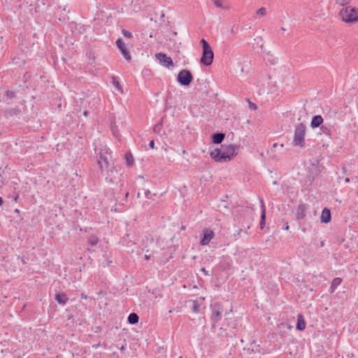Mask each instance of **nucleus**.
<instances>
[{
	"instance_id": "1",
	"label": "nucleus",
	"mask_w": 358,
	"mask_h": 358,
	"mask_svg": "<svg viewBox=\"0 0 358 358\" xmlns=\"http://www.w3.org/2000/svg\"><path fill=\"white\" fill-rule=\"evenodd\" d=\"M343 8L339 11V17L347 24H355L358 22V8L347 3H341Z\"/></svg>"
},
{
	"instance_id": "2",
	"label": "nucleus",
	"mask_w": 358,
	"mask_h": 358,
	"mask_svg": "<svg viewBox=\"0 0 358 358\" xmlns=\"http://www.w3.org/2000/svg\"><path fill=\"white\" fill-rule=\"evenodd\" d=\"M201 43L202 45V55L200 59V62L203 66H209L213 62V51L209 43L204 38L201 40Z\"/></svg>"
},
{
	"instance_id": "3",
	"label": "nucleus",
	"mask_w": 358,
	"mask_h": 358,
	"mask_svg": "<svg viewBox=\"0 0 358 358\" xmlns=\"http://www.w3.org/2000/svg\"><path fill=\"white\" fill-rule=\"evenodd\" d=\"M306 126L304 123H299L295 125L293 145L301 148H305V136Z\"/></svg>"
},
{
	"instance_id": "4",
	"label": "nucleus",
	"mask_w": 358,
	"mask_h": 358,
	"mask_svg": "<svg viewBox=\"0 0 358 358\" xmlns=\"http://www.w3.org/2000/svg\"><path fill=\"white\" fill-rule=\"evenodd\" d=\"M176 80L182 86H189L193 80V76L189 70L182 69L178 73Z\"/></svg>"
},
{
	"instance_id": "5",
	"label": "nucleus",
	"mask_w": 358,
	"mask_h": 358,
	"mask_svg": "<svg viewBox=\"0 0 358 358\" xmlns=\"http://www.w3.org/2000/svg\"><path fill=\"white\" fill-rule=\"evenodd\" d=\"M210 308L212 310L211 320L214 324H215L222 319L224 308L222 305L218 302L212 303L210 305Z\"/></svg>"
},
{
	"instance_id": "6",
	"label": "nucleus",
	"mask_w": 358,
	"mask_h": 358,
	"mask_svg": "<svg viewBox=\"0 0 358 358\" xmlns=\"http://www.w3.org/2000/svg\"><path fill=\"white\" fill-rule=\"evenodd\" d=\"M210 157L217 162H227L230 161V157L225 155L224 150L222 151L220 148H216L210 152Z\"/></svg>"
},
{
	"instance_id": "7",
	"label": "nucleus",
	"mask_w": 358,
	"mask_h": 358,
	"mask_svg": "<svg viewBox=\"0 0 358 358\" xmlns=\"http://www.w3.org/2000/svg\"><path fill=\"white\" fill-rule=\"evenodd\" d=\"M116 45L122 55L124 56L127 61H130L131 59V56L129 53V51L126 48L125 43L121 38H119L116 41Z\"/></svg>"
},
{
	"instance_id": "8",
	"label": "nucleus",
	"mask_w": 358,
	"mask_h": 358,
	"mask_svg": "<svg viewBox=\"0 0 358 358\" xmlns=\"http://www.w3.org/2000/svg\"><path fill=\"white\" fill-rule=\"evenodd\" d=\"M155 57L159 61L160 64L165 67H169L173 65L172 59L170 57H168L165 53H157Z\"/></svg>"
},
{
	"instance_id": "9",
	"label": "nucleus",
	"mask_w": 358,
	"mask_h": 358,
	"mask_svg": "<svg viewBox=\"0 0 358 358\" xmlns=\"http://www.w3.org/2000/svg\"><path fill=\"white\" fill-rule=\"evenodd\" d=\"M222 147L224 149V155L230 157V161L237 155L236 150L239 148V146L236 145H229L226 147L222 145Z\"/></svg>"
},
{
	"instance_id": "10",
	"label": "nucleus",
	"mask_w": 358,
	"mask_h": 358,
	"mask_svg": "<svg viewBox=\"0 0 358 358\" xmlns=\"http://www.w3.org/2000/svg\"><path fill=\"white\" fill-rule=\"evenodd\" d=\"M21 110L18 108H10L4 110L3 115L6 118L20 117Z\"/></svg>"
},
{
	"instance_id": "11",
	"label": "nucleus",
	"mask_w": 358,
	"mask_h": 358,
	"mask_svg": "<svg viewBox=\"0 0 358 358\" xmlns=\"http://www.w3.org/2000/svg\"><path fill=\"white\" fill-rule=\"evenodd\" d=\"M214 233L212 230L204 229L203 231V236L201 238L200 244L201 245H206L209 243L210 240L213 238Z\"/></svg>"
},
{
	"instance_id": "12",
	"label": "nucleus",
	"mask_w": 358,
	"mask_h": 358,
	"mask_svg": "<svg viewBox=\"0 0 358 358\" xmlns=\"http://www.w3.org/2000/svg\"><path fill=\"white\" fill-rule=\"evenodd\" d=\"M323 122V117L320 115H316L312 117L310 125L313 129H315L322 126Z\"/></svg>"
},
{
	"instance_id": "13",
	"label": "nucleus",
	"mask_w": 358,
	"mask_h": 358,
	"mask_svg": "<svg viewBox=\"0 0 358 358\" xmlns=\"http://www.w3.org/2000/svg\"><path fill=\"white\" fill-rule=\"evenodd\" d=\"M331 220V210L324 208L322 211V215L320 217L321 222L322 223H329Z\"/></svg>"
},
{
	"instance_id": "14",
	"label": "nucleus",
	"mask_w": 358,
	"mask_h": 358,
	"mask_svg": "<svg viewBox=\"0 0 358 358\" xmlns=\"http://www.w3.org/2000/svg\"><path fill=\"white\" fill-rule=\"evenodd\" d=\"M261 218H260V223L259 226L262 229L264 228L265 226V220H266V207L264 206V203L263 201L261 199Z\"/></svg>"
},
{
	"instance_id": "15",
	"label": "nucleus",
	"mask_w": 358,
	"mask_h": 358,
	"mask_svg": "<svg viewBox=\"0 0 358 358\" xmlns=\"http://www.w3.org/2000/svg\"><path fill=\"white\" fill-rule=\"evenodd\" d=\"M225 134L224 133H215L211 136L212 142L214 144H220L224 139Z\"/></svg>"
},
{
	"instance_id": "16",
	"label": "nucleus",
	"mask_w": 358,
	"mask_h": 358,
	"mask_svg": "<svg viewBox=\"0 0 358 358\" xmlns=\"http://www.w3.org/2000/svg\"><path fill=\"white\" fill-rule=\"evenodd\" d=\"M296 328L299 331H303L306 328V322L302 314H299L297 316Z\"/></svg>"
},
{
	"instance_id": "17",
	"label": "nucleus",
	"mask_w": 358,
	"mask_h": 358,
	"mask_svg": "<svg viewBox=\"0 0 358 358\" xmlns=\"http://www.w3.org/2000/svg\"><path fill=\"white\" fill-rule=\"evenodd\" d=\"M68 299L66 294L64 293L57 292L55 294V300L61 305H65Z\"/></svg>"
},
{
	"instance_id": "18",
	"label": "nucleus",
	"mask_w": 358,
	"mask_h": 358,
	"mask_svg": "<svg viewBox=\"0 0 358 358\" xmlns=\"http://www.w3.org/2000/svg\"><path fill=\"white\" fill-rule=\"evenodd\" d=\"M306 206L304 204L299 205L296 210V219L302 220L305 217Z\"/></svg>"
},
{
	"instance_id": "19",
	"label": "nucleus",
	"mask_w": 358,
	"mask_h": 358,
	"mask_svg": "<svg viewBox=\"0 0 358 358\" xmlns=\"http://www.w3.org/2000/svg\"><path fill=\"white\" fill-rule=\"evenodd\" d=\"M5 101L10 103V101L14 99L16 97V94L14 91L7 90L5 92Z\"/></svg>"
},
{
	"instance_id": "20",
	"label": "nucleus",
	"mask_w": 358,
	"mask_h": 358,
	"mask_svg": "<svg viewBox=\"0 0 358 358\" xmlns=\"http://www.w3.org/2000/svg\"><path fill=\"white\" fill-rule=\"evenodd\" d=\"M139 320L138 315L135 313H131L127 317V321L130 324H136L138 323Z\"/></svg>"
},
{
	"instance_id": "21",
	"label": "nucleus",
	"mask_w": 358,
	"mask_h": 358,
	"mask_svg": "<svg viewBox=\"0 0 358 358\" xmlns=\"http://www.w3.org/2000/svg\"><path fill=\"white\" fill-rule=\"evenodd\" d=\"M126 164L128 167H131L134 163V159L131 152H127L124 155Z\"/></svg>"
},
{
	"instance_id": "22",
	"label": "nucleus",
	"mask_w": 358,
	"mask_h": 358,
	"mask_svg": "<svg viewBox=\"0 0 358 358\" xmlns=\"http://www.w3.org/2000/svg\"><path fill=\"white\" fill-rule=\"evenodd\" d=\"M213 5L220 9H228L229 8V5L227 1H213Z\"/></svg>"
},
{
	"instance_id": "23",
	"label": "nucleus",
	"mask_w": 358,
	"mask_h": 358,
	"mask_svg": "<svg viewBox=\"0 0 358 358\" xmlns=\"http://www.w3.org/2000/svg\"><path fill=\"white\" fill-rule=\"evenodd\" d=\"M98 164H99L100 169L101 170L103 169L104 166H108V162L106 157L101 155L99 159H98Z\"/></svg>"
},
{
	"instance_id": "24",
	"label": "nucleus",
	"mask_w": 358,
	"mask_h": 358,
	"mask_svg": "<svg viewBox=\"0 0 358 358\" xmlns=\"http://www.w3.org/2000/svg\"><path fill=\"white\" fill-rule=\"evenodd\" d=\"M342 279L340 278H335L331 285V292H334L338 285H341Z\"/></svg>"
},
{
	"instance_id": "25",
	"label": "nucleus",
	"mask_w": 358,
	"mask_h": 358,
	"mask_svg": "<svg viewBox=\"0 0 358 358\" xmlns=\"http://www.w3.org/2000/svg\"><path fill=\"white\" fill-rule=\"evenodd\" d=\"M320 127L321 134L327 136H331V130L327 125H322Z\"/></svg>"
},
{
	"instance_id": "26",
	"label": "nucleus",
	"mask_w": 358,
	"mask_h": 358,
	"mask_svg": "<svg viewBox=\"0 0 358 358\" xmlns=\"http://www.w3.org/2000/svg\"><path fill=\"white\" fill-rule=\"evenodd\" d=\"M88 243L92 246H95L98 243V238L95 236H91L88 238Z\"/></svg>"
},
{
	"instance_id": "27",
	"label": "nucleus",
	"mask_w": 358,
	"mask_h": 358,
	"mask_svg": "<svg viewBox=\"0 0 358 358\" xmlns=\"http://www.w3.org/2000/svg\"><path fill=\"white\" fill-rule=\"evenodd\" d=\"M112 79L113 85L117 88V90L122 92V88L120 82L116 79L115 77H113Z\"/></svg>"
},
{
	"instance_id": "28",
	"label": "nucleus",
	"mask_w": 358,
	"mask_h": 358,
	"mask_svg": "<svg viewBox=\"0 0 358 358\" xmlns=\"http://www.w3.org/2000/svg\"><path fill=\"white\" fill-rule=\"evenodd\" d=\"M192 310L194 313H196L199 312V306L196 301H192Z\"/></svg>"
},
{
	"instance_id": "29",
	"label": "nucleus",
	"mask_w": 358,
	"mask_h": 358,
	"mask_svg": "<svg viewBox=\"0 0 358 358\" xmlns=\"http://www.w3.org/2000/svg\"><path fill=\"white\" fill-rule=\"evenodd\" d=\"M122 34L124 35V36L127 37V38H131L133 37V34L131 32H130L128 30H126V29H122Z\"/></svg>"
},
{
	"instance_id": "30",
	"label": "nucleus",
	"mask_w": 358,
	"mask_h": 358,
	"mask_svg": "<svg viewBox=\"0 0 358 358\" xmlns=\"http://www.w3.org/2000/svg\"><path fill=\"white\" fill-rule=\"evenodd\" d=\"M257 14L261 16H264L266 14V10L264 7H262L257 10Z\"/></svg>"
},
{
	"instance_id": "31",
	"label": "nucleus",
	"mask_w": 358,
	"mask_h": 358,
	"mask_svg": "<svg viewBox=\"0 0 358 358\" xmlns=\"http://www.w3.org/2000/svg\"><path fill=\"white\" fill-rule=\"evenodd\" d=\"M31 73L29 72H26L23 76V81L24 83H26L27 80H29L31 78Z\"/></svg>"
},
{
	"instance_id": "32",
	"label": "nucleus",
	"mask_w": 358,
	"mask_h": 358,
	"mask_svg": "<svg viewBox=\"0 0 358 358\" xmlns=\"http://www.w3.org/2000/svg\"><path fill=\"white\" fill-rule=\"evenodd\" d=\"M248 101H249V108L252 110H255L257 108L256 104L250 102L249 100H248Z\"/></svg>"
},
{
	"instance_id": "33",
	"label": "nucleus",
	"mask_w": 358,
	"mask_h": 358,
	"mask_svg": "<svg viewBox=\"0 0 358 358\" xmlns=\"http://www.w3.org/2000/svg\"><path fill=\"white\" fill-rule=\"evenodd\" d=\"M114 171L117 172V170L115 167H113L108 171V174L113 173Z\"/></svg>"
},
{
	"instance_id": "34",
	"label": "nucleus",
	"mask_w": 358,
	"mask_h": 358,
	"mask_svg": "<svg viewBox=\"0 0 358 358\" xmlns=\"http://www.w3.org/2000/svg\"><path fill=\"white\" fill-rule=\"evenodd\" d=\"M145 196L148 198V199H150L151 197L150 196H151V193L150 192L149 189H147L145 190Z\"/></svg>"
},
{
	"instance_id": "35",
	"label": "nucleus",
	"mask_w": 358,
	"mask_h": 358,
	"mask_svg": "<svg viewBox=\"0 0 358 358\" xmlns=\"http://www.w3.org/2000/svg\"><path fill=\"white\" fill-rule=\"evenodd\" d=\"M201 271L203 272L205 275H209L208 271L204 267L201 268Z\"/></svg>"
},
{
	"instance_id": "36",
	"label": "nucleus",
	"mask_w": 358,
	"mask_h": 358,
	"mask_svg": "<svg viewBox=\"0 0 358 358\" xmlns=\"http://www.w3.org/2000/svg\"><path fill=\"white\" fill-rule=\"evenodd\" d=\"M149 146L152 149H153L155 148V141L153 140L150 141Z\"/></svg>"
},
{
	"instance_id": "37",
	"label": "nucleus",
	"mask_w": 358,
	"mask_h": 358,
	"mask_svg": "<svg viewBox=\"0 0 358 358\" xmlns=\"http://www.w3.org/2000/svg\"><path fill=\"white\" fill-rule=\"evenodd\" d=\"M111 129H112V131L113 132V134L117 136L116 134H115V127L113 125L111 126Z\"/></svg>"
},
{
	"instance_id": "38",
	"label": "nucleus",
	"mask_w": 358,
	"mask_h": 358,
	"mask_svg": "<svg viewBox=\"0 0 358 358\" xmlns=\"http://www.w3.org/2000/svg\"><path fill=\"white\" fill-rule=\"evenodd\" d=\"M144 258H145L146 260H149V259H150V255H145Z\"/></svg>"
},
{
	"instance_id": "39",
	"label": "nucleus",
	"mask_w": 358,
	"mask_h": 358,
	"mask_svg": "<svg viewBox=\"0 0 358 358\" xmlns=\"http://www.w3.org/2000/svg\"><path fill=\"white\" fill-rule=\"evenodd\" d=\"M289 228V226L288 223H286L285 227V230H288Z\"/></svg>"
},
{
	"instance_id": "40",
	"label": "nucleus",
	"mask_w": 358,
	"mask_h": 358,
	"mask_svg": "<svg viewBox=\"0 0 358 358\" xmlns=\"http://www.w3.org/2000/svg\"><path fill=\"white\" fill-rule=\"evenodd\" d=\"M159 127V124H156L155 127H154V131H155L156 130H157V128Z\"/></svg>"
},
{
	"instance_id": "41",
	"label": "nucleus",
	"mask_w": 358,
	"mask_h": 358,
	"mask_svg": "<svg viewBox=\"0 0 358 358\" xmlns=\"http://www.w3.org/2000/svg\"><path fill=\"white\" fill-rule=\"evenodd\" d=\"M3 199L1 197H0V206L3 204Z\"/></svg>"
},
{
	"instance_id": "42",
	"label": "nucleus",
	"mask_w": 358,
	"mask_h": 358,
	"mask_svg": "<svg viewBox=\"0 0 358 358\" xmlns=\"http://www.w3.org/2000/svg\"><path fill=\"white\" fill-rule=\"evenodd\" d=\"M81 298L82 299H87V296L85 294H81Z\"/></svg>"
},
{
	"instance_id": "43",
	"label": "nucleus",
	"mask_w": 358,
	"mask_h": 358,
	"mask_svg": "<svg viewBox=\"0 0 358 358\" xmlns=\"http://www.w3.org/2000/svg\"><path fill=\"white\" fill-rule=\"evenodd\" d=\"M84 115L85 116H87L89 115V112L85 110L84 113H83Z\"/></svg>"
},
{
	"instance_id": "44",
	"label": "nucleus",
	"mask_w": 358,
	"mask_h": 358,
	"mask_svg": "<svg viewBox=\"0 0 358 358\" xmlns=\"http://www.w3.org/2000/svg\"><path fill=\"white\" fill-rule=\"evenodd\" d=\"M350 178H346L345 179V182H350Z\"/></svg>"
},
{
	"instance_id": "45",
	"label": "nucleus",
	"mask_w": 358,
	"mask_h": 358,
	"mask_svg": "<svg viewBox=\"0 0 358 358\" xmlns=\"http://www.w3.org/2000/svg\"><path fill=\"white\" fill-rule=\"evenodd\" d=\"M112 263L111 260H108L107 265L109 266Z\"/></svg>"
},
{
	"instance_id": "46",
	"label": "nucleus",
	"mask_w": 358,
	"mask_h": 358,
	"mask_svg": "<svg viewBox=\"0 0 358 358\" xmlns=\"http://www.w3.org/2000/svg\"><path fill=\"white\" fill-rule=\"evenodd\" d=\"M15 60H16V58H13V62L14 63L17 64V63H18V61H15Z\"/></svg>"
},
{
	"instance_id": "47",
	"label": "nucleus",
	"mask_w": 358,
	"mask_h": 358,
	"mask_svg": "<svg viewBox=\"0 0 358 358\" xmlns=\"http://www.w3.org/2000/svg\"><path fill=\"white\" fill-rule=\"evenodd\" d=\"M124 349H125V347H124V345H122V346L120 348V350L121 351L124 350Z\"/></svg>"
},
{
	"instance_id": "48",
	"label": "nucleus",
	"mask_w": 358,
	"mask_h": 358,
	"mask_svg": "<svg viewBox=\"0 0 358 358\" xmlns=\"http://www.w3.org/2000/svg\"><path fill=\"white\" fill-rule=\"evenodd\" d=\"M17 199H18V195H17L16 196H15V198H14L15 201H17Z\"/></svg>"
},
{
	"instance_id": "49",
	"label": "nucleus",
	"mask_w": 358,
	"mask_h": 358,
	"mask_svg": "<svg viewBox=\"0 0 358 358\" xmlns=\"http://www.w3.org/2000/svg\"><path fill=\"white\" fill-rule=\"evenodd\" d=\"M15 212L18 213H20V210L18 209H15Z\"/></svg>"
},
{
	"instance_id": "50",
	"label": "nucleus",
	"mask_w": 358,
	"mask_h": 358,
	"mask_svg": "<svg viewBox=\"0 0 358 358\" xmlns=\"http://www.w3.org/2000/svg\"><path fill=\"white\" fill-rule=\"evenodd\" d=\"M231 33H234V28H231Z\"/></svg>"
},
{
	"instance_id": "51",
	"label": "nucleus",
	"mask_w": 358,
	"mask_h": 358,
	"mask_svg": "<svg viewBox=\"0 0 358 358\" xmlns=\"http://www.w3.org/2000/svg\"><path fill=\"white\" fill-rule=\"evenodd\" d=\"M281 30L285 31V29L284 27H281Z\"/></svg>"
},
{
	"instance_id": "52",
	"label": "nucleus",
	"mask_w": 358,
	"mask_h": 358,
	"mask_svg": "<svg viewBox=\"0 0 358 358\" xmlns=\"http://www.w3.org/2000/svg\"><path fill=\"white\" fill-rule=\"evenodd\" d=\"M162 17H164V14L162 13V15H161Z\"/></svg>"
},
{
	"instance_id": "53",
	"label": "nucleus",
	"mask_w": 358,
	"mask_h": 358,
	"mask_svg": "<svg viewBox=\"0 0 358 358\" xmlns=\"http://www.w3.org/2000/svg\"><path fill=\"white\" fill-rule=\"evenodd\" d=\"M180 358H182V357H180Z\"/></svg>"
},
{
	"instance_id": "54",
	"label": "nucleus",
	"mask_w": 358,
	"mask_h": 358,
	"mask_svg": "<svg viewBox=\"0 0 358 358\" xmlns=\"http://www.w3.org/2000/svg\"><path fill=\"white\" fill-rule=\"evenodd\" d=\"M1 176V175L0 174V177Z\"/></svg>"
}]
</instances>
